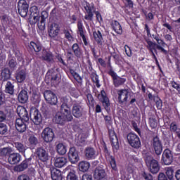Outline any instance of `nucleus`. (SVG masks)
Here are the masks:
<instances>
[{
	"label": "nucleus",
	"mask_w": 180,
	"mask_h": 180,
	"mask_svg": "<svg viewBox=\"0 0 180 180\" xmlns=\"http://www.w3.org/2000/svg\"><path fill=\"white\" fill-rule=\"evenodd\" d=\"M111 60H112V56H108V61H107L106 73L109 76H110L112 80V84L114 85V86L116 88H118L120 86H122L123 84H124V83L127 81V79L117 75V73H116V72H115V69H113V66L112 65V63L110 62Z\"/></svg>",
	"instance_id": "nucleus-1"
},
{
	"label": "nucleus",
	"mask_w": 180,
	"mask_h": 180,
	"mask_svg": "<svg viewBox=\"0 0 180 180\" xmlns=\"http://www.w3.org/2000/svg\"><path fill=\"white\" fill-rule=\"evenodd\" d=\"M56 59H58V62L59 63L60 68L63 70L65 72H68L65 67L68 68L70 74L72 76V77L76 81H82V77L77 72V69L79 68V65H77V68H72L71 66H68V65L65 63L64 59L63 58V56L61 55H58L56 56Z\"/></svg>",
	"instance_id": "nucleus-2"
},
{
	"label": "nucleus",
	"mask_w": 180,
	"mask_h": 180,
	"mask_svg": "<svg viewBox=\"0 0 180 180\" xmlns=\"http://www.w3.org/2000/svg\"><path fill=\"white\" fill-rule=\"evenodd\" d=\"M60 111L70 113V110H71V107L74 106V104L77 103V101H73L70 96L66 95L60 98Z\"/></svg>",
	"instance_id": "nucleus-3"
},
{
	"label": "nucleus",
	"mask_w": 180,
	"mask_h": 180,
	"mask_svg": "<svg viewBox=\"0 0 180 180\" xmlns=\"http://www.w3.org/2000/svg\"><path fill=\"white\" fill-rule=\"evenodd\" d=\"M84 9V20L89 22H93L94 18V14L96 12V8L94 4H90L88 1H85L83 5Z\"/></svg>",
	"instance_id": "nucleus-4"
},
{
	"label": "nucleus",
	"mask_w": 180,
	"mask_h": 180,
	"mask_svg": "<svg viewBox=\"0 0 180 180\" xmlns=\"http://www.w3.org/2000/svg\"><path fill=\"white\" fill-rule=\"evenodd\" d=\"M145 162L151 174H156L160 170V165L158 161L154 159L152 156H146L145 158Z\"/></svg>",
	"instance_id": "nucleus-5"
},
{
	"label": "nucleus",
	"mask_w": 180,
	"mask_h": 180,
	"mask_svg": "<svg viewBox=\"0 0 180 180\" xmlns=\"http://www.w3.org/2000/svg\"><path fill=\"white\" fill-rule=\"evenodd\" d=\"M97 98L101 103L103 108L108 112H110V100L108 96L106 91L103 89L101 92L97 95Z\"/></svg>",
	"instance_id": "nucleus-6"
},
{
	"label": "nucleus",
	"mask_w": 180,
	"mask_h": 180,
	"mask_svg": "<svg viewBox=\"0 0 180 180\" xmlns=\"http://www.w3.org/2000/svg\"><path fill=\"white\" fill-rule=\"evenodd\" d=\"M71 112L72 116L75 117V119H84L86 116V111H84V109L79 103H75L73 104Z\"/></svg>",
	"instance_id": "nucleus-7"
},
{
	"label": "nucleus",
	"mask_w": 180,
	"mask_h": 180,
	"mask_svg": "<svg viewBox=\"0 0 180 180\" xmlns=\"http://www.w3.org/2000/svg\"><path fill=\"white\" fill-rule=\"evenodd\" d=\"M77 34H79L80 37L82 39L84 46H89L90 44V42L89 41V37L86 35V30L82 20H79L77 22Z\"/></svg>",
	"instance_id": "nucleus-8"
},
{
	"label": "nucleus",
	"mask_w": 180,
	"mask_h": 180,
	"mask_svg": "<svg viewBox=\"0 0 180 180\" xmlns=\"http://www.w3.org/2000/svg\"><path fill=\"white\" fill-rule=\"evenodd\" d=\"M127 141L131 147L134 149H139L141 146L140 138L134 133H129L127 136Z\"/></svg>",
	"instance_id": "nucleus-9"
},
{
	"label": "nucleus",
	"mask_w": 180,
	"mask_h": 180,
	"mask_svg": "<svg viewBox=\"0 0 180 180\" xmlns=\"http://www.w3.org/2000/svg\"><path fill=\"white\" fill-rule=\"evenodd\" d=\"M41 136L45 141V143H44V147H45V149H47L46 145L53 141L55 138L54 132L51 128L46 127L43 130Z\"/></svg>",
	"instance_id": "nucleus-10"
},
{
	"label": "nucleus",
	"mask_w": 180,
	"mask_h": 180,
	"mask_svg": "<svg viewBox=\"0 0 180 180\" xmlns=\"http://www.w3.org/2000/svg\"><path fill=\"white\" fill-rule=\"evenodd\" d=\"M108 135L110 139V142L111 143V146L112 148V151L114 153H117L119 150V139H117V136L116 135V132L112 129H108Z\"/></svg>",
	"instance_id": "nucleus-11"
},
{
	"label": "nucleus",
	"mask_w": 180,
	"mask_h": 180,
	"mask_svg": "<svg viewBox=\"0 0 180 180\" xmlns=\"http://www.w3.org/2000/svg\"><path fill=\"white\" fill-rule=\"evenodd\" d=\"M58 105H56V108H53L52 105H47L46 103H43L41 110L45 119L48 120L51 117L53 113H57L58 110Z\"/></svg>",
	"instance_id": "nucleus-12"
},
{
	"label": "nucleus",
	"mask_w": 180,
	"mask_h": 180,
	"mask_svg": "<svg viewBox=\"0 0 180 180\" xmlns=\"http://www.w3.org/2000/svg\"><path fill=\"white\" fill-rule=\"evenodd\" d=\"M30 116L35 125H40V124L42 122L41 114L36 107H31L30 110Z\"/></svg>",
	"instance_id": "nucleus-13"
},
{
	"label": "nucleus",
	"mask_w": 180,
	"mask_h": 180,
	"mask_svg": "<svg viewBox=\"0 0 180 180\" xmlns=\"http://www.w3.org/2000/svg\"><path fill=\"white\" fill-rule=\"evenodd\" d=\"M84 158L86 160H96L98 156L96 149L91 146H87L84 150Z\"/></svg>",
	"instance_id": "nucleus-14"
},
{
	"label": "nucleus",
	"mask_w": 180,
	"mask_h": 180,
	"mask_svg": "<svg viewBox=\"0 0 180 180\" xmlns=\"http://www.w3.org/2000/svg\"><path fill=\"white\" fill-rule=\"evenodd\" d=\"M30 118L18 119L17 118L15 123L16 130L19 133H24L27 130V124H29Z\"/></svg>",
	"instance_id": "nucleus-15"
},
{
	"label": "nucleus",
	"mask_w": 180,
	"mask_h": 180,
	"mask_svg": "<svg viewBox=\"0 0 180 180\" xmlns=\"http://www.w3.org/2000/svg\"><path fill=\"white\" fill-rule=\"evenodd\" d=\"M44 96L46 102L51 104V106H56L58 103V97L56 94L51 90H46L44 94Z\"/></svg>",
	"instance_id": "nucleus-16"
},
{
	"label": "nucleus",
	"mask_w": 180,
	"mask_h": 180,
	"mask_svg": "<svg viewBox=\"0 0 180 180\" xmlns=\"http://www.w3.org/2000/svg\"><path fill=\"white\" fill-rule=\"evenodd\" d=\"M162 161L165 165H170L174 161V155L172 151L166 148L162 155Z\"/></svg>",
	"instance_id": "nucleus-17"
},
{
	"label": "nucleus",
	"mask_w": 180,
	"mask_h": 180,
	"mask_svg": "<svg viewBox=\"0 0 180 180\" xmlns=\"http://www.w3.org/2000/svg\"><path fill=\"white\" fill-rule=\"evenodd\" d=\"M18 11L21 17L25 18L27 15L29 11V4L25 0H20L18 1Z\"/></svg>",
	"instance_id": "nucleus-18"
},
{
	"label": "nucleus",
	"mask_w": 180,
	"mask_h": 180,
	"mask_svg": "<svg viewBox=\"0 0 180 180\" xmlns=\"http://www.w3.org/2000/svg\"><path fill=\"white\" fill-rule=\"evenodd\" d=\"M68 160L72 164H76L79 161V152L75 147H70L68 153Z\"/></svg>",
	"instance_id": "nucleus-19"
},
{
	"label": "nucleus",
	"mask_w": 180,
	"mask_h": 180,
	"mask_svg": "<svg viewBox=\"0 0 180 180\" xmlns=\"http://www.w3.org/2000/svg\"><path fill=\"white\" fill-rule=\"evenodd\" d=\"M104 153L105 155V159L110 162L111 168L114 171H117V165H116V158L113 155H110V152L109 151L106 146H104Z\"/></svg>",
	"instance_id": "nucleus-20"
},
{
	"label": "nucleus",
	"mask_w": 180,
	"mask_h": 180,
	"mask_svg": "<svg viewBox=\"0 0 180 180\" xmlns=\"http://www.w3.org/2000/svg\"><path fill=\"white\" fill-rule=\"evenodd\" d=\"M60 31V26L57 22H52L48 27V34L51 38H56L58 36Z\"/></svg>",
	"instance_id": "nucleus-21"
},
{
	"label": "nucleus",
	"mask_w": 180,
	"mask_h": 180,
	"mask_svg": "<svg viewBox=\"0 0 180 180\" xmlns=\"http://www.w3.org/2000/svg\"><path fill=\"white\" fill-rule=\"evenodd\" d=\"M94 178L95 180H108L105 169L101 167H98L95 169Z\"/></svg>",
	"instance_id": "nucleus-22"
},
{
	"label": "nucleus",
	"mask_w": 180,
	"mask_h": 180,
	"mask_svg": "<svg viewBox=\"0 0 180 180\" xmlns=\"http://www.w3.org/2000/svg\"><path fill=\"white\" fill-rule=\"evenodd\" d=\"M153 148L157 155H160L163 150V146L160 138L156 136L153 139Z\"/></svg>",
	"instance_id": "nucleus-23"
},
{
	"label": "nucleus",
	"mask_w": 180,
	"mask_h": 180,
	"mask_svg": "<svg viewBox=\"0 0 180 180\" xmlns=\"http://www.w3.org/2000/svg\"><path fill=\"white\" fill-rule=\"evenodd\" d=\"M37 155L39 160L43 162H46L49 160L48 151L43 147H39L36 150Z\"/></svg>",
	"instance_id": "nucleus-24"
},
{
	"label": "nucleus",
	"mask_w": 180,
	"mask_h": 180,
	"mask_svg": "<svg viewBox=\"0 0 180 180\" xmlns=\"http://www.w3.org/2000/svg\"><path fill=\"white\" fill-rule=\"evenodd\" d=\"M30 19H33V23L36 24L40 20L39 11L37 6H33L30 8Z\"/></svg>",
	"instance_id": "nucleus-25"
},
{
	"label": "nucleus",
	"mask_w": 180,
	"mask_h": 180,
	"mask_svg": "<svg viewBox=\"0 0 180 180\" xmlns=\"http://www.w3.org/2000/svg\"><path fill=\"white\" fill-rule=\"evenodd\" d=\"M46 75L49 76L51 79V82L53 84H57L60 82L61 79V75L58 71H54L53 70H49Z\"/></svg>",
	"instance_id": "nucleus-26"
},
{
	"label": "nucleus",
	"mask_w": 180,
	"mask_h": 180,
	"mask_svg": "<svg viewBox=\"0 0 180 180\" xmlns=\"http://www.w3.org/2000/svg\"><path fill=\"white\" fill-rule=\"evenodd\" d=\"M32 159V157L29 158H25V160H24L20 164H19L18 165H16L14 167L15 171H17L18 172H22L25 169H27L28 167V165H31Z\"/></svg>",
	"instance_id": "nucleus-27"
},
{
	"label": "nucleus",
	"mask_w": 180,
	"mask_h": 180,
	"mask_svg": "<svg viewBox=\"0 0 180 180\" xmlns=\"http://www.w3.org/2000/svg\"><path fill=\"white\" fill-rule=\"evenodd\" d=\"M118 94V103L121 105H123L124 103H127L128 100L129 92L127 89H121L117 91Z\"/></svg>",
	"instance_id": "nucleus-28"
},
{
	"label": "nucleus",
	"mask_w": 180,
	"mask_h": 180,
	"mask_svg": "<svg viewBox=\"0 0 180 180\" xmlns=\"http://www.w3.org/2000/svg\"><path fill=\"white\" fill-rule=\"evenodd\" d=\"M6 63L11 70L14 71L17 69L18 63L16 58L13 56V54H11V52L8 55Z\"/></svg>",
	"instance_id": "nucleus-29"
},
{
	"label": "nucleus",
	"mask_w": 180,
	"mask_h": 180,
	"mask_svg": "<svg viewBox=\"0 0 180 180\" xmlns=\"http://www.w3.org/2000/svg\"><path fill=\"white\" fill-rule=\"evenodd\" d=\"M21 160V155L18 153H11L8 158V163L12 165L18 164Z\"/></svg>",
	"instance_id": "nucleus-30"
},
{
	"label": "nucleus",
	"mask_w": 180,
	"mask_h": 180,
	"mask_svg": "<svg viewBox=\"0 0 180 180\" xmlns=\"http://www.w3.org/2000/svg\"><path fill=\"white\" fill-rule=\"evenodd\" d=\"M93 37L96 42V44L99 46H103V30H95L93 32Z\"/></svg>",
	"instance_id": "nucleus-31"
},
{
	"label": "nucleus",
	"mask_w": 180,
	"mask_h": 180,
	"mask_svg": "<svg viewBox=\"0 0 180 180\" xmlns=\"http://www.w3.org/2000/svg\"><path fill=\"white\" fill-rule=\"evenodd\" d=\"M29 46L37 53L41 52L42 50V44H41L39 41H31V42H30Z\"/></svg>",
	"instance_id": "nucleus-32"
},
{
	"label": "nucleus",
	"mask_w": 180,
	"mask_h": 180,
	"mask_svg": "<svg viewBox=\"0 0 180 180\" xmlns=\"http://www.w3.org/2000/svg\"><path fill=\"white\" fill-rule=\"evenodd\" d=\"M68 163V159L65 157H58L55 159V163H53V165H55V167L57 168H62L66 166Z\"/></svg>",
	"instance_id": "nucleus-33"
},
{
	"label": "nucleus",
	"mask_w": 180,
	"mask_h": 180,
	"mask_svg": "<svg viewBox=\"0 0 180 180\" xmlns=\"http://www.w3.org/2000/svg\"><path fill=\"white\" fill-rule=\"evenodd\" d=\"M49 18V13L46 11L41 12L40 23H38L40 30H44L46 27V20Z\"/></svg>",
	"instance_id": "nucleus-34"
},
{
	"label": "nucleus",
	"mask_w": 180,
	"mask_h": 180,
	"mask_svg": "<svg viewBox=\"0 0 180 180\" xmlns=\"http://www.w3.org/2000/svg\"><path fill=\"white\" fill-rule=\"evenodd\" d=\"M111 27L117 34H122L123 33L122 25L117 20H112L111 22Z\"/></svg>",
	"instance_id": "nucleus-35"
},
{
	"label": "nucleus",
	"mask_w": 180,
	"mask_h": 180,
	"mask_svg": "<svg viewBox=\"0 0 180 180\" xmlns=\"http://www.w3.org/2000/svg\"><path fill=\"white\" fill-rule=\"evenodd\" d=\"M28 93L25 89H22L18 96V99L21 103H27V101H28Z\"/></svg>",
	"instance_id": "nucleus-36"
},
{
	"label": "nucleus",
	"mask_w": 180,
	"mask_h": 180,
	"mask_svg": "<svg viewBox=\"0 0 180 180\" xmlns=\"http://www.w3.org/2000/svg\"><path fill=\"white\" fill-rule=\"evenodd\" d=\"M91 164L88 161L82 160L79 162L78 168L79 170L82 172H86L90 168Z\"/></svg>",
	"instance_id": "nucleus-37"
},
{
	"label": "nucleus",
	"mask_w": 180,
	"mask_h": 180,
	"mask_svg": "<svg viewBox=\"0 0 180 180\" xmlns=\"http://www.w3.org/2000/svg\"><path fill=\"white\" fill-rule=\"evenodd\" d=\"M17 113H18V116L20 117L19 119L25 120L26 117H27V119H29L28 112L26 110V108H25L23 107H18L17 108Z\"/></svg>",
	"instance_id": "nucleus-38"
},
{
	"label": "nucleus",
	"mask_w": 180,
	"mask_h": 180,
	"mask_svg": "<svg viewBox=\"0 0 180 180\" xmlns=\"http://www.w3.org/2000/svg\"><path fill=\"white\" fill-rule=\"evenodd\" d=\"M55 123L60 125H64L65 124L64 112H56V115H55Z\"/></svg>",
	"instance_id": "nucleus-39"
},
{
	"label": "nucleus",
	"mask_w": 180,
	"mask_h": 180,
	"mask_svg": "<svg viewBox=\"0 0 180 180\" xmlns=\"http://www.w3.org/2000/svg\"><path fill=\"white\" fill-rule=\"evenodd\" d=\"M51 178H52V180H63V173L58 169H53L51 172Z\"/></svg>",
	"instance_id": "nucleus-40"
},
{
	"label": "nucleus",
	"mask_w": 180,
	"mask_h": 180,
	"mask_svg": "<svg viewBox=\"0 0 180 180\" xmlns=\"http://www.w3.org/2000/svg\"><path fill=\"white\" fill-rule=\"evenodd\" d=\"M90 78L92 82H94L96 84L97 88L101 87V85L100 84L99 75H98L96 71H93V72L90 74Z\"/></svg>",
	"instance_id": "nucleus-41"
},
{
	"label": "nucleus",
	"mask_w": 180,
	"mask_h": 180,
	"mask_svg": "<svg viewBox=\"0 0 180 180\" xmlns=\"http://www.w3.org/2000/svg\"><path fill=\"white\" fill-rule=\"evenodd\" d=\"M27 75L25 70H21L15 75V79L18 83H22L26 79Z\"/></svg>",
	"instance_id": "nucleus-42"
},
{
	"label": "nucleus",
	"mask_w": 180,
	"mask_h": 180,
	"mask_svg": "<svg viewBox=\"0 0 180 180\" xmlns=\"http://www.w3.org/2000/svg\"><path fill=\"white\" fill-rule=\"evenodd\" d=\"M56 153L60 155H65L67 153V146L63 143H59L56 145Z\"/></svg>",
	"instance_id": "nucleus-43"
},
{
	"label": "nucleus",
	"mask_w": 180,
	"mask_h": 180,
	"mask_svg": "<svg viewBox=\"0 0 180 180\" xmlns=\"http://www.w3.org/2000/svg\"><path fill=\"white\" fill-rule=\"evenodd\" d=\"M14 85L13 83H12L10 81H8L5 85V93L8 94L10 95H13L14 94Z\"/></svg>",
	"instance_id": "nucleus-44"
},
{
	"label": "nucleus",
	"mask_w": 180,
	"mask_h": 180,
	"mask_svg": "<svg viewBox=\"0 0 180 180\" xmlns=\"http://www.w3.org/2000/svg\"><path fill=\"white\" fill-rule=\"evenodd\" d=\"M11 77V70L8 68H4L1 70V79L4 82L7 81L8 79H10V78Z\"/></svg>",
	"instance_id": "nucleus-45"
},
{
	"label": "nucleus",
	"mask_w": 180,
	"mask_h": 180,
	"mask_svg": "<svg viewBox=\"0 0 180 180\" xmlns=\"http://www.w3.org/2000/svg\"><path fill=\"white\" fill-rule=\"evenodd\" d=\"M12 51L15 55V57L17 58L18 63H20L24 60L22 54L21 53L19 48H17V46H13Z\"/></svg>",
	"instance_id": "nucleus-46"
},
{
	"label": "nucleus",
	"mask_w": 180,
	"mask_h": 180,
	"mask_svg": "<svg viewBox=\"0 0 180 180\" xmlns=\"http://www.w3.org/2000/svg\"><path fill=\"white\" fill-rule=\"evenodd\" d=\"M158 44H156V47L158 50L161 51L164 54L167 55L168 54V51H166V49H164L165 46H167L165 42H164V40L160 39L157 41Z\"/></svg>",
	"instance_id": "nucleus-47"
},
{
	"label": "nucleus",
	"mask_w": 180,
	"mask_h": 180,
	"mask_svg": "<svg viewBox=\"0 0 180 180\" xmlns=\"http://www.w3.org/2000/svg\"><path fill=\"white\" fill-rule=\"evenodd\" d=\"M49 17L51 18V19L53 20V21L58 20L59 11L56 7L53 8V9L51 11V13H49Z\"/></svg>",
	"instance_id": "nucleus-48"
},
{
	"label": "nucleus",
	"mask_w": 180,
	"mask_h": 180,
	"mask_svg": "<svg viewBox=\"0 0 180 180\" xmlns=\"http://www.w3.org/2000/svg\"><path fill=\"white\" fill-rule=\"evenodd\" d=\"M42 58L45 61L48 63H52L53 61V56L52 52H49L48 51H45Z\"/></svg>",
	"instance_id": "nucleus-49"
},
{
	"label": "nucleus",
	"mask_w": 180,
	"mask_h": 180,
	"mask_svg": "<svg viewBox=\"0 0 180 180\" xmlns=\"http://www.w3.org/2000/svg\"><path fill=\"white\" fill-rule=\"evenodd\" d=\"M148 44L147 49L150 51V53H157V49H155V47H157V44L155 42H153L151 40H147L146 41Z\"/></svg>",
	"instance_id": "nucleus-50"
},
{
	"label": "nucleus",
	"mask_w": 180,
	"mask_h": 180,
	"mask_svg": "<svg viewBox=\"0 0 180 180\" xmlns=\"http://www.w3.org/2000/svg\"><path fill=\"white\" fill-rule=\"evenodd\" d=\"M28 141H29V143L30 144V147L32 148L33 149L39 143L38 139L36 136H33V135L30 136Z\"/></svg>",
	"instance_id": "nucleus-51"
},
{
	"label": "nucleus",
	"mask_w": 180,
	"mask_h": 180,
	"mask_svg": "<svg viewBox=\"0 0 180 180\" xmlns=\"http://www.w3.org/2000/svg\"><path fill=\"white\" fill-rule=\"evenodd\" d=\"M12 152V149L11 148H3L1 149L0 151V155L2 157H6V156H10V155L11 154V153Z\"/></svg>",
	"instance_id": "nucleus-52"
},
{
	"label": "nucleus",
	"mask_w": 180,
	"mask_h": 180,
	"mask_svg": "<svg viewBox=\"0 0 180 180\" xmlns=\"http://www.w3.org/2000/svg\"><path fill=\"white\" fill-rule=\"evenodd\" d=\"M86 98L91 107L95 108L96 101L91 94H86Z\"/></svg>",
	"instance_id": "nucleus-53"
},
{
	"label": "nucleus",
	"mask_w": 180,
	"mask_h": 180,
	"mask_svg": "<svg viewBox=\"0 0 180 180\" xmlns=\"http://www.w3.org/2000/svg\"><path fill=\"white\" fill-rule=\"evenodd\" d=\"M66 180H79V177L75 172H69L66 176Z\"/></svg>",
	"instance_id": "nucleus-54"
},
{
	"label": "nucleus",
	"mask_w": 180,
	"mask_h": 180,
	"mask_svg": "<svg viewBox=\"0 0 180 180\" xmlns=\"http://www.w3.org/2000/svg\"><path fill=\"white\" fill-rule=\"evenodd\" d=\"M62 113H64L65 123L67 122H72L73 120V116L71 114V110H69V112H62Z\"/></svg>",
	"instance_id": "nucleus-55"
},
{
	"label": "nucleus",
	"mask_w": 180,
	"mask_h": 180,
	"mask_svg": "<svg viewBox=\"0 0 180 180\" xmlns=\"http://www.w3.org/2000/svg\"><path fill=\"white\" fill-rule=\"evenodd\" d=\"M31 101L33 104L38 105L41 101L40 96L35 93L32 94Z\"/></svg>",
	"instance_id": "nucleus-56"
},
{
	"label": "nucleus",
	"mask_w": 180,
	"mask_h": 180,
	"mask_svg": "<svg viewBox=\"0 0 180 180\" xmlns=\"http://www.w3.org/2000/svg\"><path fill=\"white\" fill-rule=\"evenodd\" d=\"M174 169L172 167L167 168L166 172V176L169 179V180H173L174 179Z\"/></svg>",
	"instance_id": "nucleus-57"
},
{
	"label": "nucleus",
	"mask_w": 180,
	"mask_h": 180,
	"mask_svg": "<svg viewBox=\"0 0 180 180\" xmlns=\"http://www.w3.org/2000/svg\"><path fill=\"white\" fill-rule=\"evenodd\" d=\"M15 147L20 153H21L22 154L25 153L26 150V148L22 143H20V142L15 143Z\"/></svg>",
	"instance_id": "nucleus-58"
},
{
	"label": "nucleus",
	"mask_w": 180,
	"mask_h": 180,
	"mask_svg": "<svg viewBox=\"0 0 180 180\" xmlns=\"http://www.w3.org/2000/svg\"><path fill=\"white\" fill-rule=\"evenodd\" d=\"M170 131L173 133H177L180 131V128L178 127V125L176 122H172L170 124Z\"/></svg>",
	"instance_id": "nucleus-59"
},
{
	"label": "nucleus",
	"mask_w": 180,
	"mask_h": 180,
	"mask_svg": "<svg viewBox=\"0 0 180 180\" xmlns=\"http://www.w3.org/2000/svg\"><path fill=\"white\" fill-rule=\"evenodd\" d=\"M69 93H70V95L73 98H77L79 96V91L75 88H70L69 89Z\"/></svg>",
	"instance_id": "nucleus-60"
},
{
	"label": "nucleus",
	"mask_w": 180,
	"mask_h": 180,
	"mask_svg": "<svg viewBox=\"0 0 180 180\" xmlns=\"http://www.w3.org/2000/svg\"><path fill=\"white\" fill-rule=\"evenodd\" d=\"M0 20L4 25H8L10 23V18L8 15L4 14L0 16Z\"/></svg>",
	"instance_id": "nucleus-61"
},
{
	"label": "nucleus",
	"mask_w": 180,
	"mask_h": 180,
	"mask_svg": "<svg viewBox=\"0 0 180 180\" xmlns=\"http://www.w3.org/2000/svg\"><path fill=\"white\" fill-rule=\"evenodd\" d=\"M154 101L155 102L157 108L160 110L162 108V101L157 96V97H155Z\"/></svg>",
	"instance_id": "nucleus-62"
},
{
	"label": "nucleus",
	"mask_w": 180,
	"mask_h": 180,
	"mask_svg": "<svg viewBox=\"0 0 180 180\" xmlns=\"http://www.w3.org/2000/svg\"><path fill=\"white\" fill-rule=\"evenodd\" d=\"M8 131L7 125L4 123H0V135H4Z\"/></svg>",
	"instance_id": "nucleus-63"
},
{
	"label": "nucleus",
	"mask_w": 180,
	"mask_h": 180,
	"mask_svg": "<svg viewBox=\"0 0 180 180\" xmlns=\"http://www.w3.org/2000/svg\"><path fill=\"white\" fill-rule=\"evenodd\" d=\"M141 176L145 180H153V177L152 174H150V173H146V172H143Z\"/></svg>",
	"instance_id": "nucleus-64"
}]
</instances>
